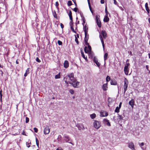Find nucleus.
Instances as JSON below:
<instances>
[{"mask_svg":"<svg viewBox=\"0 0 150 150\" xmlns=\"http://www.w3.org/2000/svg\"><path fill=\"white\" fill-rule=\"evenodd\" d=\"M100 116L101 117H105L107 116L108 115V113L107 112H106L104 111H101L100 112Z\"/></svg>","mask_w":150,"mask_h":150,"instance_id":"10","label":"nucleus"},{"mask_svg":"<svg viewBox=\"0 0 150 150\" xmlns=\"http://www.w3.org/2000/svg\"><path fill=\"white\" fill-rule=\"evenodd\" d=\"M139 146L141 147V148L143 150H145V148L143 147H142V146L144 145V143L143 142L141 143L140 144H139Z\"/></svg>","mask_w":150,"mask_h":150,"instance_id":"24","label":"nucleus"},{"mask_svg":"<svg viewBox=\"0 0 150 150\" xmlns=\"http://www.w3.org/2000/svg\"><path fill=\"white\" fill-rule=\"evenodd\" d=\"M79 129L80 130H81L82 129V128H81V127H79Z\"/></svg>","mask_w":150,"mask_h":150,"instance_id":"62","label":"nucleus"},{"mask_svg":"<svg viewBox=\"0 0 150 150\" xmlns=\"http://www.w3.org/2000/svg\"><path fill=\"white\" fill-rule=\"evenodd\" d=\"M36 61L38 62H41L40 60L39 59L38 57H37L36 59Z\"/></svg>","mask_w":150,"mask_h":150,"instance_id":"45","label":"nucleus"},{"mask_svg":"<svg viewBox=\"0 0 150 150\" xmlns=\"http://www.w3.org/2000/svg\"><path fill=\"white\" fill-rule=\"evenodd\" d=\"M128 147L131 149L132 150H135V147L134 143L132 142L129 143L128 144Z\"/></svg>","mask_w":150,"mask_h":150,"instance_id":"9","label":"nucleus"},{"mask_svg":"<svg viewBox=\"0 0 150 150\" xmlns=\"http://www.w3.org/2000/svg\"><path fill=\"white\" fill-rule=\"evenodd\" d=\"M112 99L110 98H109L108 99V102L109 103L112 102Z\"/></svg>","mask_w":150,"mask_h":150,"instance_id":"39","label":"nucleus"},{"mask_svg":"<svg viewBox=\"0 0 150 150\" xmlns=\"http://www.w3.org/2000/svg\"><path fill=\"white\" fill-rule=\"evenodd\" d=\"M59 5V3H58V2H57H57H56V3H55V5H56V7H57V9H58V5Z\"/></svg>","mask_w":150,"mask_h":150,"instance_id":"48","label":"nucleus"},{"mask_svg":"<svg viewBox=\"0 0 150 150\" xmlns=\"http://www.w3.org/2000/svg\"><path fill=\"white\" fill-rule=\"evenodd\" d=\"M53 16L55 18H57V19L58 18L57 16V14L56 12L55 11L53 12Z\"/></svg>","mask_w":150,"mask_h":150,"instance_id":"29","label":"nucleus"},{"mask_svg":"<svg viewBox=\"0 0 150 150\" xmlns=\"http://www.w3.org/2000/svg\"><path fill=\"white\" fill-rule=\"evenodd\" d=\"M60 78V73H59L58 74L56 75L55 76V79H59Z\"/></svg>","mask_w":150,"mask_h":150,"instance_id":"27","label":"nucleus"},{"mask_svg":"<svg viewBox=\"0 0 150 150\" xmlns=\"http://www.w3.org/2000/svg\"><path fill=\"white\" fill-rule=\"evenodd\" d=\"M56 150H63L61 148H58Z\"/></svg>","mask_w":150,"mask_h":150,"instance_id":"60","label":"nucleus"},{"mask_svg":"<svg viewBox=\"0 0 150 150\" xmlns=\"http://www.w3.org/2000/svg\"><path fill=\"white\" fill-rule=\"evenodd\" d=\"M99 37H100V40H101V43H102V46L103 47V50H104V49H105V48H104V41H103V39L102 37V36L101 35H100Z\"/></svg>","mask_w":150,"mask_h":150,"instance_id":"16","label":"nucleus"},{"mask_svg":"<svg viewBox=\"0 0 150 150\" xmlns=\"http://www.w3.org/2000/svg\"><path fill=\"white\" fill-rule=\"evenodd\" d=\"M88 39L87 38V36H85V37L84 38V42L85 43L86 45H88V44L87 42Z\"/></svg>","mask_w":150,"mask_h":150,"instance_id":"26","label":"nucleus"},{"mask_svg":"<svg viewBox=\"0 0 150 150\" xmlns=\"http://www.w3.org/2000/svg\"><path fill=\"white\" fill-rule=\"evenodd\" d=\"M50 129L49 127L48 126H46L45 127L44 130V133L45 134H48L50 132Z\"/></svg>","mask_w":150,"mask_h":150,"instance_id":"7","label":"nucleus"},{"mask_svg":"<svg viewBox=\"0 0 150 150\" xmlns=\"http://www.w3.org/2000/svg\"><path fill=\"white\" fill-rule=\"evenodd\" d=\"M71 82H69V83L72 85L74 88H78L79 87L80 82L76 81V80L74 79L71 81Z\"/></svg>","mask_w":150,"mask_h":150,"instance_id":"1","label":"nucleus"},{"mask_svg":"<svg viewBox=\"0 0 150 150\" xmlns=\"http://www.w3.org/2000/svg\"><path fill=\"white\" fill-rule=\"evenodd\" d=\"M69 17L71 21L72 20V13L71 11H69Z\"/></svg>","mask_w":150,"mask_h":150,"instance_id":"22","label":"nucleus"},{"mask_svg":"<svg viewBox=\"0 0 150 150\" xmlns=\"http://www.w3.org/2000/svg\"><path fill=\"white\" fill-rule=\"evenodd\" d=\"M69 92L71 94H73L74 93V90H73L72 89H70L69 90Z\"/></svg>","mask_w":150,"mask_h":150,"instance_id":"38","label":"nucleus"},{"mask_svg":"<svg viewBox=\"0 0 150 150\" xmlns=\"http://www.w3.org/2000/svg\"><path fill=\"white\" fill-rule=\"evenodd\" d=\"M81 55H82V56L83 58L84 59H85V60H86V61L87 62L88 61V59H87V57H86L84 54H83V52L82 51H81Z\"/></svg>","mask_w":150,"mask_h":150,"instance_id":"21","label":"nucleus"},{"mask_svg":"<svg viewBox=\"0 0 150 150\" xmlns=\"http://www.w3.org/2000/svg\"><path fill=\"white\" fill-rule=\"evenodd\" d=\"M101 34L103 36V38L105 39L106 36V33L105 31L102 30L101 31Z\"/></svg>","mask_w":150,"mask_h":150,"instance_id":"18","label":"nucleus"},{"mask_svg":"<svg viewBox=\"0 0 150 150\" xmlns=\"http://www.w3.org/2000/svg\"><path fill=\"white\" fill-rule=\"evenodd\" d=\"M93 127L96 129H98L101 126V122L97 120H94L93 123Z\"/></svg>","mask_w":150,"mask_h":150,"instance_id":"3","label":"nucleus"},{"mask_svg":"<svg viewBox=\"0 0 150 150\" xmlns=\"http://www.w3.org/2000/svg\"><path fill=\"white\" fill-rule=\"evenodd\" d=\"M66 79V77H65L64 78V80H65V83H66L67 84H68V82L67 81V79H66Z\"/></svg>","mask_w":150,"mask_h":150,"instance_id":"51","label":"nucleus"},{"mask_svg":"<svg viewBox=\"0 0 150 150\" xmlns=\"http://www.w3.org/2000/svg\"><path fill=\"white\" fill-rule=\"evenodd\" d=\"M78 10V9L76 7L75 8H74V9H73V10L75 12H76L77 11V10Z\"/></svg>","mask_w":150,"mask_h":150,"instance_id":"52","label":"nucleus"},{"mask_svg":"<svg viewBox=\"0 0 150 150\" xmlns=\"http://www.w3.org/2000/svg\"><path fill=\"white\" fill-rule=\"evenodd\" d=\"M88 50H89V51H90V52H91V47L90 46L88 45Z\"/></svg>","mask_w":150,"mask_h":150,"instance_id":"50","label":"nucleus"},{"mask_svg":"<svg viewBox=\"0 0 150 150\" xmlns=\"http://www.w3.org/2000/svg\"><path fill=\"white\" fill-rule=\"evenodd\" d=\"M120 108L118 107H116L115 110V112H116L118 113L120 112Z\"/></svg>","mask_w":150,"mask_h":150,"instance_id":"31","label":"nucleus"},{"mask_svg":"<svg viewBox=\"0 0 150 150\" xmlns=\"http://www.w3.org/2000/svg\"><path fill=\"white\" fill-rule=\"evenodd\" d=\"M100 3L102 4H103L104 3V0H101Z\"/></svg>","mask_w":150,"mask_h":150,"instance_id":"58","label":"nucleus"},{"mask_svg":"<svg viewBox=\"0 0 150 150\" xmlns=\"http://www.w3.org/2000/svg\"><path fill=\"white\" fill-rule=\"evenodd\" d=\"M34 130L35 132L36 133H37L38 132V129L36 127H35L34 128Z\"/></svg>","mask_w":150,"mask_h":150,"instance_id":"47","label":"nucleus"},{"mask_svg":"<svg viewBox=\"0 0 150 150\" xmlns=\"http://www.w3.org/2000/svg\"><path fill=\"white\" fill-rule=\"evenodd\" d=\"M145 7L146 8V10L147 11L148 13H149V8L148 6V4L147 3H146L145 4Z\"/></svg>","mask_w":150,"mask_h":150,"instance_id":"19","label":"nucleus"},{"mask_svg":"<svg viewBox=\"0 0 150 150\" xmlns=\"http://www.w3.org/2000/svg\"><path fill=\"white\" fill-rule=\"evenodd\" d=\"M72 1L74 2V4H76V1H75V0H72Z\"/></svg>","mask_w":150,"mask_h":150,"instance_id":"63","label":"nucleus"},{"mask_svg":"<svg viewBox=\"0 0 150 150\" xmlns=\"http://www.w3.org/2000/svg\"><path fill=\"white\" fill-rule=\"evenodd\" d=\"M64 140L66 142L69 143L73 145H74V144L72 142V139H71V138L69 136L64 134Z\"/></svg>","mask_w":150,"mask_h":150,"instance_id":"2","label":"nucleus"},{"mask_svg":"<svg viewBox=\"0 0 150 150\" xmlns=\"http://www.w3.org/2000/svg\"><path fill=\"white\" fill-rule=\"evenodd\" d=\"M90 9V10L91 11V13H93V11L92 8H91V9Z\"/></svg>","mask_w":150,"mask_h":150,"instance_id":"64","label":"nucleus"},{"mask_svg":"<svg viewBox=\"0 0 150 150\" xmlns=\"http://www.w3.org/2000/svg\"><path fill=\"white\" fill-rule=\"evenodd\" d=\"M62 137L60 135H59L57 139H58V141L60 140L61 139Z\"/></svg>","mask_w":150,"mask_h":150,"instance_id":"49","label":"nucleus"},{"mask_svg":"<svg viewBox=\"0 0 150 150\" xmlns=\"http://www.w3.org/2000/svg\"><path fill=\"white\" fill-rule=\"evenodd\" d=\"M69 25L70 26V27H73V23L72 22V20L69 23Z\"/></svg>","mask_w":150,"mask_h":150,"instance_id":"41","label":"nucleus"},{"mask_svg":"<svg viewBox=\"0 0 150 150\" xmlns=\"http://www.w3.org/2000/svg\"><path fill=\"white\" fill-rule=\"evenodd\" d=\"M118 117L119 119L120 120H122L123 118V117L121 115H119V114H118Z\"/></svg>","mask_w":150,"mask_h":150,"instance_id":"35","label":"nucleus"},{"mask_svg":"<svg viewBox=\"0 0 150 150\" xmlns=\"http://www.w3.org/2000/svg\"><path fill=\"white\" fill-rule=\"evenodd\" d=\"M109 20V18L108 17V16H105L104 18V21L105 22H108Z\"/></svg>","mask_w":150,"mask_h":150,"instance_id":"20","label":"nucleus"},{"mask_svg":"<svg viewBox=\"0 0 150 150\" xmlns=\"http://www.w3.org/2000/svg\"><path fill=\"white\" fill-rule=\"evenodd\" d=\"M110 76H107L106 78V81H108V82L110 80Z\"/></svg>","mask_w":150,"mask_h":150,"instance_id":"36","label":"nucleus"},{"mask_svg":"<svg viewBox=\"0 0 150 150\" xmlns=\"http://www.w3.org/2000/svg\"><path fill=\"white\" fill-rule=\"evenodd\" d=\"M88 54L89 58H92L94 57V54L91 52H90V53H89Z\"/></svg>","mask_w":150,"mask_h":150,"instance_id":"30","label":"nucleus"},{"mask_svg":"<svg viewBox=\"0 0 150 150\" xmlns=\"http://www.w3.org/2000/svg\"><path fill=\"white\" fill-rule=\"evenodd\" d=\"M68 6H70L72 5V2L71 1H68L67 3Z\"/></svg>","mask_w":150,"mask_h":150,"instance_id":"40","label":"nucleus"},{"mask_svg":"<svg viewBox=\"0 0 150 150\" xmlns=\"http://www.w3.org/2000/svg\"><path fill=\"white\" fill-rule=\"evenodd\" d=\"M82 19L83 20V23L82 24H83V25L85 23V20H84V17H83V18H82Z\"/></svg>","mask_w":150,"mask_h":150,"instance_id":"53","label":"nucleus"},{"mask_svg":"<svg viewBox=\"0 0 150 150\" xmlns=\"http://www.w3.org/2000/svg\"><path fill=\"white\" fill-rule=\"evenodd\" d=\"M114 1V4L115 5H117V2L116 1V0H113Z\"/></svg>","mask_w":150,"mask_h":150,"instance_id":"54","label":"nucleus"},{"mask_svg":"<svg viewBox=\"0 0 150 150\" xmlns=\"http://www.w3.org/2000/svg\"><path fill=\"white\" fill-rule=\"evenodd\" d=\"M105 13H106V16H108V11H107L106 6L105 8Z\"/></svg>","mask_w":150,"mask_h":150,"instance_id":"46","label":"nucleus"},{"mask_svg":"<svg viewBox=\"0 0 150 150\" xmlns=\"http://www.w3.org/2000/svg\"><path fill=\"white\" fill-rule=\"evenodd\" d=\"M122 103L121 102H120V104H119V108H120L121 107V105H122Z\"/></svg>","mask_w":150,"mask_h":150,"instance_id":"57","label":"nucleus"},{"mask_svg":"<svg viewBox=\"0 0 150 150\" xmlns=\"http://www.w3.org/2000/svg\"><path fill=\"white\" fill-rule=\"evenodd\" d=\"M88 6H89V8L91 9V6L90 3L88 2Z\"/></svg>","mask_w":150,"mask_h":150,"instance_id":"56","label":"nucleus"},{"mask_svg":"<svg viewBox=\"0 0 150 150\" xmlns=\"http://www.w3.org/2000/svg\"><path fill=\"white\" fill-rule=\"evenodd\" d=\"M108 57V54L107 53H106L104 55V60L105 61L106 59H107Z\"/></svg>","mask_w":150,"mask_h":150,"instance_id":"25","label":"nucleus"},{"mask_svg":"<svg viewBox=\"0 0 150 150\" xmlns=\"http://www.w3.org/2000/svg\"><path fill=\"white\" fill-rule=\"evenodd\" d=\"M96 115L95 113L92 114L90 115V117L92 119H93L95 118Z\"/></svg>","mask_w":150,"mask_h":150,"instance_id":"28","label":"nucleus"},{"mask_svg":"<svg viewBox=\"0 0 150 150\" xmlns=\"http://www.w3.org/2000/svg\"><path fill=\"white\" fill-rule=\"evenodd\" d=\"M129 65V63H127L124 67V72L125 74L126 75H128V74L129 69L128 67Z\"/></svg>","mask_w":150,"mask_h":150,"instance_id":"5","label":"nucleus"},{"mask_svg":"<svg viewBox=\"0 0 150 150\" xmlns=\"http://www.w3.org/2000/svg\"><path fill=\"white\" fill-rule=\"evenodd\" d=\"M35 140L36 142V144L38 147H39V142L37 138H36Z\"/></svg>","mask_w":150,"mask_h":150,"instance_id":"34","label":"nucleus"},{"mask_svg":"<svg viewBox=\"0 0 150 150\" xmlns=\"http://www.w3.org/2000/svg\"><path fill=\"white\" fill-rule=\"evenodd\" d=\"M57 43H58V44L59 45H62V42L61 41H60L59 40L58 41Z\"/></svg>","mask_w":150,"mask_h":150,"instance_id":"44","label":"nucleus"},{"mask_svg":"<svg viewBox=\"0 0 150 150\" xmlns=\"http://www.w3.org/2000/svg\"><path fill=\"white\" fill-rule=\"evenodd\" d=\"M25 122L28 123L29 121V118L28 117H26L25 118Z\"/></svg>","mask_w":150,"mask_h":150,"instance_id":"43","label":"nucleus"},{"mask_svg":"<svg viewBox=\"0 0 150 150\" xmlns=\"http://www.w3.org/2000/svg\"><path fill=\"white\" fill-rule=\"evenodd\" d=\"M28 71H29L28 69L26 70L25 73V74H24V76L25 77L27 75V74L29 73Z\"/></svg>","mask_w":150,"mask_h":150,"instance_id":"33","label":"nucleus"},{"mask_svg":"<svg viewBox=\"0 0 150 150\" xmlns=\"http://www.w3.org/2000/svg\"><path fill=\"white\" fill-rule=\"evenodd\" d=\"M71 29L72 30V31H73V32L76 33V32L75 30H74V29L73 28V26L71 27Z\"/></svg>","mask_w":150,"mask_h":150,"instance_id":"42","label":"nucleus"},{"mask_svg":"<svg viewBox=\"0 0 150 150\" xmlns=\"http://www.w3.org/2000/svg\"><path fill=\"white\" fill-rule=\"evenodd\" d=\"M128 81L127 79L125 78L124 79V93H125L128 87Z\"/></svg>","mask_w":150,"mask_h":150,"instance_id":"4","label":"nucleus"},{"mask_svg":"<svg viewBox=\"0 0 150 150\" xmlns=\"http://www.w3.org/2000/svg\"><path fill=\"white\" fill-rule=\"evenodd\" d=\"M100 16L97 15L96 16V20L98 26L100 28L101 26V23L99 19Z\"/></svg>","mask_w":150,"mask_h":150,"instance_id":"6","label":"nucleus"},{"mask_svg":"<svg viewBox=\"0 0 150 150\" xmlns=\"http://www.w3.org/2000/svg\"><path fill=\"white\" fill-rule=\"evenodd\" d=\"M94 62L96 64L98 67H99L100 65V64L98 62L97 59L95 57H94L93 59Z\"/></svg>","mask_w":150,"mask_h":150,"instance_id":"12","label":"nucleus"},{"mask_svg":"<svg viewBox=\"0 0 150 150\" xmlns=\"http://www.w3.org/2000/svg\"><path fill=\"white\" fill-rule=\"evenodd\" d=\"M107 83L104 84L102 86V89L103 91H106L108 89Z\"/></svg>","mask_w":150,"mask_h":150,"instance_id":"15","label":"nucleus"},{"mask_svg":"<svg viewBox=\"0 0 150 150\" xmlns=\"http://www.w3.org/2000/svg\"><path fill=\"white\" fill-rule=\"evenodd\" d=\"M69 66V63L67 60L65 61L64 64V67L65 68H67Z\"/></svg>","mask_w":150,"mask_h":150,"instance_id":"14","label":"nucleus"},{"mask_svg":"<svg viewBox=\"0 0 150 150\" xmlns=\"http://www.w3.org/2000/svg\"><path fill=\"white\" fill-rule=\"evenodd\" d=\"M75 41L77 43V44H79V41L78 40V38H77V37H76V35H75Z\"/></svg>","mask_w":150,"mask_h":150,"instance_id":"37","label":"nucleus"},{"mask_svg":"<svg viewBox=\"0 0 150 150\" xmlns=\"http://www.w3.org/2000/svg\"><path fill=\"white\" fill-rule=\"evenodd\" d=\"M83 28L85 32V36H87V35L88 33V27L87 26L85 25L83 27Z\"/></svg>","mask_w":150,"mask_h":150,"instance_id":"13","label":"nucleus"},{"mask_svg":"<svg viewBox=\"0 0 150 150\" xmlns=\"http://www.w3.org/2000/svg\"><path fill=\"white\" fill-rule=\"evenodd\" d=\"M134 100L132 99L129 102V104L131 105L132 108H133L134 106Z\"/></svg>","mask_w":150,"mask_h":150,"instance_id":"17","label":"nucleus"},{"mask_svg":"<svg viewBox=\"0 0 150 150\" xmlns=\"http://www.w3.org/2000/svg\"><path fill=\"white\" fill-rule=\"evenodd\" d=\"M110 84L112 85H116L117 83L115 81H113L112 80H111L110 81Z\"/></svg>","mask_w":150,"mask_h":150,"instance_id":"32","label":"nucleus"},{"mask_svg":"<svg viewBox=\"0 0 150 150\" xmlns=\"http://www.w3.org/2000/svg\"><path fill=\"white\" fill-rule=\"evenodd\" d=\"M22 134L23 135H26L25 134V132L24 131L22 132Z\"/></svg>","mask_w":150,"mask_h":150,"instance_id":"61","label":"nucleus"},{"mask_svg":"<svg viewBox=\"0 0 150 150\" xmlns=\"http://www.w3.org/2000/svg\"><path fill=\"white\" fill-rule=\"evenodd\" d=\"M84 51L86 53H90V51L88 50V48L86 47H85L84 48Z\"/></svg>","mask_w":150,"mask_h":150,"instance_id":"23","label":"nucleus"},{"mask_svg":"<svg viewBox=\"0 0 150 150\" xmlns=\"http://www.w3.org/2000/svg\"><path fill=\"white\" fill-rule=\"evenodd\" d=\"M0 71L1 72V76H3V71L1 70H0Z\"/></svg>","mask_w":150,"mask_h":150,"instance_id":"59","label":"nucleus"},{"mask_svg":"<svg viewBox=\"0 0 150 150\" xmlns=\"http://www.w3.org/2000/svg\"><path fill=\"white\" fill-rule=\"evenodd\" d=\"M67 76L71 81H72L76 79L74 77V74L73 73L68 74L67 75Z\"/></svg>","mask_w":150,"mask_h":150,"instance_id":"8","label":"nucleus"},{"mask_svg":"<svg viewBox=\"0 0 150 150\" xmlns=\"http://www.w3.org/2000/svg\"><path fill=\"white\" fill-rule=\"evenodd\" d=\"M103 122L104 124H106V125L108 126H111L109 120L107 119H104L103 120Z\"/></svg>","mask_w":150,"mask_h":150,"instance_id":"11","label":"nucleus"},{"mask_svg":"<svg viewBox=\"0 0 150 150\" xmlns=\"http://www.w3.org/2000/svg\"><path fill=\"white\" fill-rule=\"evenodd\" d=\"M60 26H61V28L63 29L64 27V25L62 23H61L60 24Z\"/></svg>","mask_w":150,"mask_h":150,"instance_id":"55","label":"nucleus"}]
</instances>
